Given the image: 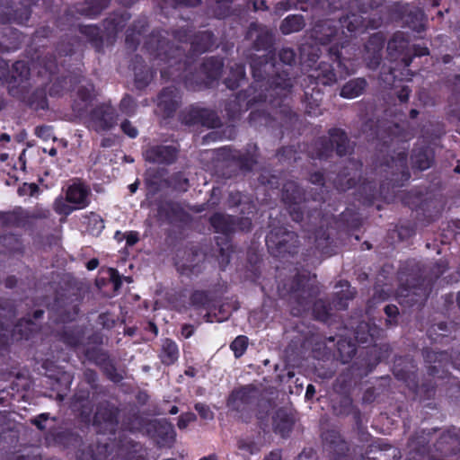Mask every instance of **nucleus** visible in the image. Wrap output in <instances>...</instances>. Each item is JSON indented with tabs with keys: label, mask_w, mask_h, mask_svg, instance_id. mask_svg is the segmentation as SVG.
<instances>
[{
	"label": "nucleus",
	"mask_w": 460,
	"mask_h": 460,
	"mask_svg": "<svg viewBox=\"0 0 460 460\" xmlns=\"http://www.w3.org/2000/svg\"><path fill=\"white\" fill-rule=\"evenodd\" d=\"M332 81H335L334 75H332L326 83H331Z\"/></svg>",
	"instance_id": "nucleus-45"
},
{
	"label": "nucleus",
	"mask_w": 460,
	"mask_h": 460,
	"mask_svg": "<svg viewBox=\"0 0 460 460\" xmlns=\"http://www.w3.org/2000/svg\"><path fill=\"white\" fill-rule=\"evenodd\" d=\"M34 423L40 428V429H43L42 426L40 424V422L38 420H35Z\"/></svg>",
	"instance_id": "nucleus-50"
},
{
	"label": "nucleus",
	"mask_w": 460,
	"mask_h": 460,
	"mask_svg": "<svg viewBox=\"0 0 460 460\" xmlns=\"http://www.w3.org/2000/svg\"><path fill=\"white\" fill-rule=\"evenodd\" d=\"M138 240L137 234L134 233H130L127 236V243L130 245L136 243Z\"/></svg>",
	"instance_id": "nucleus-27"
},
{
	"label": "nucleus",
	"mask_w": 460,
	"mask_h": 460,
	"mask_svg": "<svg viewBox=\"0 0 460 460\" xmlns=\"http://www.w3.org/2000/svg\"><path fill=\"white\" fill-rule=\"evenodd\" d=\"M133 106V100L130 97H125L121 100L120 108L125 112L128 113L131 111Z\"/></svg>",
	"instance_id": "nucleus-24"
},
{
	"label": "nucleus",
	"mask_w": 460,
	"mask_h": 460,
	"mask_svg": "<svg viewBox=\"0 0 460 460\" xmlns=\"http://www.w3.org/2000/svg\"><path fill=\"white\" fill-rule=\"evenodd\" d=\"M102 413H101V412L96 413L94 422H95L96 424H100V423H101V419H102Z\"/></svg>",
	"instance_id": "nucleus-40"
},
{
	"label": "nucleus",
	"mask_w": 460,
	"mask_h": 460,
	"mask_svg": "<svg viewBox=\"0 0 460 460\" xmlns=\"http://www.w3.org/2000/svg\"><path fill=\"white\" fill-rule=\"evenodd\" d=\"M284 196L283 199L286 202H294L295 204L297 202V199H300L298 194L299 190L294 183H288L285 186L284 189Z\"/></svg>",
	"instance_id": "nucleus-16"
},
{
	"label": "nucleus",
	"mask_w": 460,
	"mask_h": 460,
	"mask_svg": "<svg viewBox=\"0 0 460 460\" xmlns=\"http://www.w3.org/2000/svg\"><path fill=\"white\" fill-rule=\"evenodd\" d=\"M108 421H109V423H110L111 425H112V423H113V422H112V418H111V415H110V416H109V418H108Z\"/></svg>",
	"instance_id": "nucleus-51"
},
{
	"label": "nucleus",
	"mask_w": 460,
	"mask_h": 460,
	"mask_svg": "<svg viewBox=\"0 0 460 460\" xmlns=\"http://www.w3.org/2000/svg\"><path fill=\"white\" fill-rule=\"evenodd\" d=\"M455 171H456V172H460L459 167H458V166H457V167H456V168H455Z\"/></svg>",
	"instance_id": "nucleus-59"
},
{
	"label": "nucleus",
	"mask_w": 460,
	"mask_h": 460,
	"mask_svg": "<svg viewBox=\"0 0 460 460\" xmlns=\"http://www.w3.org/2000/svg\"><path fill=\"white\" fill-rule=\"evenodd\" d=\"M366 82L358 78L348 82L341 89V95L345 98L352 99L358 97L365 89Z\"/></svg>",
	"instance_id": "nucleus-5"
},
{
	"label": "nucleus",
	"mask_w": 460,
	"mask_h": 460,
	"mask_svg": "<svg viewBox=\"0 0 460 460\" xmlns=\"http://www.w3.org/2000/svg\"><path fill=\"white\" fill-rule=\"evenodd\" d=\"M295 237V234L294 233H287L286 234V238H283L279 241L277 242V234H275L274 233H270L268 236H267V239H266V243H267V245L270 248L272 247L274 244L278 245L279 246V249L281 250V249H285L286 248V242L288 241V239H293Z\"/></svg>",
	"instance_id": "nucleus-15"
},
{
	"label": "nucleus",
	"mask_w": 460,
	"mask_h": 460,
	"mask_svg": "<svg viewBox=\"0 0 460 460\" xmlns=\"http://www.w3.org/2000/svg\"><path fill=\"white\" fill-rule=\"evenodd\" d=\"M30 75V68L24 61H17L13 65L12 78L16 83H22Z\"/></svg>",
	"instance_id": "nucleus-7"
},
{
	"label": "nucleus",
	"mask_w": 460,
	"mask_h": 460,
	"mask_svg": "<svg viewBox=\"0 0 460 460\" xmlns=\"http://www.w3.org/2000/svg\"><path fill=\"white\" fill-rule=\"evenodd\" d=\"M98 264H99L98 261L96 259H93L88 261L87 269L90 270H93L98 267Z\"/></svg>",
	"instance_id": "nucleus-29"
},
{
	"label": "nucleus",
	"mask_w": 460,
	"mask_h": 460,
	"mask_svg": "<svg viewBox=\"0 0 460 460\" xmlns=\"http://www.w3.org/2000/svg\"><path fill=\"white\" fill-rule=\"evenodd\" d=\"M170 412H171L172 414H176V413L178 412V408H177L176 406H173V407L171 409Z\"/></svg>",
	"instance_id": "nucleus-43"
},
{
	"label": "nucleus",
	"mask_w": 460,
	"mask_h": 460,
	"mask_svg": "<svg viewBox=\"0 0 460 460\" xmlns=\"http://www.w3.org/2000/svg\"><path fill=\"white\" fill-rule=\"evenodd\" d=\"M136 189H137L136 185H134V184L130 185V190L132 192H135Z\"/></svg>",
	"instance_id": "nucleus-47"
},
{
	"label": "nucleus",
	"mask_w": 460,
	"mask_h": 460,
	"mask_svg": "<svg viewBox=\"0 0 460 460\" xmlns=\"http://www.w3.org/2000/svg\"><path fill=\"white\" fill-rule=\"evenodd\" d=\"M315 393V389L312 385H309L306 388L305 396L310 398L312 397Z\"/></svg>",
	"instance_id": "nucleus-31"
},
{
	"label": "nucleus",
	"mask_w": 460,
	"mask_h": 460,
	"mask_svg": "<svg viewBox=\"0 0 460 460\" xmlns=\"http://www.w3.org/2000/svg\"><path fill=\"white\" fill-rule=\"evenodd\" d=\"M326 38H321L320 40L323 44H325L327 42L332 41V35L331 34H325Z\"/></svg>",
	"instance_id": "nucleus-37"
},
{
	"label": "nucleus",
	"mask_w": 460,
	"mask_h": 460,
	"mask_svg": "<svg viewBox=\"0 0 460 460\" xmlns=\"http://www.w3.org/2000/svg\"><path fill=\"white\" fill-rule=\"evenodd\" d=\"M252 69H253V70H255V68H256V65H255V63H253V64L252 65Z\"/></svg>",
	"instance_id": "nucleus-58"
},
{
	"label": "nucleus",
	"mask_w": 460,
	"mask_h": 460,
	"mask_svg": "<svg viewBox=\"0 0 460 460\" xmlns=\"http://www.w3.org/2000/svg\"><path fill=\"white\" fill-rule=\"evenodd\" d=\"M161 359L164 364L174 363L179 357V350L176 343L171 340H164L162 344Z\"/></svg>",
	"instance_id": "nucleus-4"
},
{
	"label": "nucleus",
	"mask_w": 460,
	"mask_h": 460,
	"mask_svg": "<svg viewBox=\"0 0 460 460\" xmlns=\"http://www.w3.org/2000/svg\"><path fill=\"white\" fill-rule=\"evenodd\" d=\"M1 142H9L10 141V136L7 134H2L0 137Z\"/></svg>",
	"instance_id": "nucleus-39"
},
{
	"label": "nucleus",
	"mask_w": 460,
	"mask_h": 460,
	"mask_svg": "<svg viewBox=\"0 0 460 460\" xmlns=\"http://www.w3.org/2000/svg\"><path fill=\"white\" fill-rule=\"evenodd\" d=\"M54 209L57 213L64 216H67L71 214L75 209H79L75 208V205L69 203L67 199H64L63 198H58L56 199L54 203Z\"/></svg>",
	"instance_id": "nucleus-12"
},
{
	"label": "nucleus",
	"mask_w": 460,
	"mask_h": 460,
	"mask_svg": "<svg viewBox=\"0 0 460 460\" xmlns=\"http://www.w3.org/2000/svg\"><path fill=\"white\" fill-rule=\"evenodd\" d=\"M409 97V90L407 88H402V92L399 94V99L402 102H405L408 100Z\"/></svg>",
	"instance_id": "nucleus-28"
},
{
	"label": "nucleus",
	"mask_w": 460,
	"mask_h": 460,
	"mask_svg": "<svg viewBox=\"0 0 460 460\" xmlns=\"http://www.w3.org/2000/svg\"><path fill=\"white\" fill-rule=\"evenodd\" d=\"M25 150L22 151L21 155L19 156V164L22 170L25 169Z\"/></svg>",
	"instance_id": "nucleus-30"
},
{
	"label": "nucleus",
	"mask_w": 460,
	"mask_h": 460,
	"mask_svg": "<svg viewBox=\"0 0 460 460\" xmlns=\"http://www.w3.org/2000/svg\"><path fill=\"white\" fill-rule=\"evenodd\" d=\"M5 158H6V155H1V160H2V161H4V160H5Z\"/></svg>",
	"instance_id": "nucleus-52"
},
{
	"label": "nucleus",
	"mask_w": 460,
	"mask_h": 460,
	"mask_svg": "<svg viewBox=\"0 0 460 460\" xmlns=\"http://www.w3.org/2000/svg\"><path fill=\"white\" fill-rule=\"evenodd\" d=\"M89 189L81 182H76L68 187L66 199L69 203L78 208H84L89 204Z\"/></svg>",
	"instance_id": "nucleus-2"
},
{
	"label": "nucleus",
	"mask_w": 460,
	"mask_h": 460,
	"mask_svg": "<svg viewBox=\"0 0 460 460\" xmlns=\"http://www.w3.org/2000/svg\"><path fill=\"white\" fill-rule=\"evenodd\" d=\"M254 8H255V9H260V8H261V6H258V5H257V4L255 3V4H254Z\"/></svg>",
	"instance_id": "nucleus-57"
},
{
	"label": "nucleus",
	"mask_w": 460,
	"mask_h": 460,
	"mask_svg": "<svg viewBox=\"0 0 460 460\" xmlns=\"http://www.w3.org/2000/svg\"><path fill=\"white\" fill-rule=\"evenodd\" d=\"M199 460H217V457H216V456L211 455V456H205Z\"/></svg>",
	"instance_id": "nucleus-41"
},
{
	"label": "nucleus",
	"mask_w": 460,
	"mask_h": 460,
	"mask_svg": "<svg viewBox=\"0 0 460 460\" xmlns=\"http://www.w3.org/2000/svg\"><path fill=\"white\" fill-rule=\"evenodd\" d=\"M303 25L304 22L300 16L292 15L283 21L280 29L284 34H289L299 31L303 28Z\"/></svg>",
	"instance_id": "nucleus-6"
},
{
	"label": "nucleus",
	"mask_w": 460,
	"mask_h": 460,
	"mask_svg": "<svg viewBox=\"0 0 460 460\" xmlns=\"http://www.w3.org/2000/svg\"><path fill=\"white\" fill-rule=\"evenodd\" d=\"M210 127H216L217 126V123L213 122L211 125H209Z\"/></svg>",
	"instance_id": "nucleus-61"
},
{
	"label": "nucleus",
	"mask_w": 460,
	"mask_h": 460,
	"mask_svg": "<svg viewBox=\"0 0 460 460\" xmlns=\"http://www.w3.org/2000/svg\"><path fill=\"white\" fill-rule=\"evenodd\" d=\"M152 78V74L149 71L145 73V75L142 77L139 76L138 74H136V83L138 87H142L146 85L149 80Z\"/></svg>",
	"instance_id": "nucleus-23"
},
{
	"label": "nucleus",
	"mask_w": 460,
	"mask_h": 460,
	"mask_svg": "<svg viewBox=\"0 0 460 460\" xmlns=\"http://www.w3.org/2000/svg\"><path fill=\"white\" fill-rule=\"evenodd\" d=\"M270 457H271L273 460H279V455L278 453H272Z\"/></svg>",
	"instance_id": "nucleus-42"
},
{
	"label": "nucleus",
	"mask_w": 460,
	"mask_h": 460,
	"mask_svg": "<svg viewBox=\"0 0 460 460\" xmlns=\"http://www.w3.org/2000/svg\"><path fill=\"white\" fill-rule=\"evenodd\" d=\"M121 129L125 134L130 137H136L137 136V129L131 125L129 121H124L121 123Z\"/></svg>",
	"instance_id": "nucleus-19"
},
{
	"label": "nucleus",
	"mask_w": 460,
	"mask_h": 460,
	"mask_svg": "<svg viewBox=\"0 0 460 460\" xmlns=\"http://www.w3.org/2000/svg\"><path fill=\"white\" fill-rule=\"evenodd\" d=\"M220 219H221V217H220V216H217H217H214V217L211 218V223H212V225H213L215 227H217V221H218V220H220Z\"/></svg>",
	"instance_id": "nucleus-38"
},
{
	"label": "nucleus",
	"mask_w": 460,
	"mask_h": 460,
	"mask_svg": "<svg viewBox=\"0 0 460 460\" xmlns=\"http://www.w3.org/2000/svg\"><path fill=\"white\" fill-rule=\"evenodd\" d=\"M411 117H412V118H414V117H416V115H417V111H416L415 110H412V111H411Z\"/></svg>",
	"instance_id": "nucleus-46"
},
{
	"label": "nucleus",
	"mask_w": 460,
	"mask_h": 460,
	"mask_svg": "<svg viewBox=\"0 0 460 460\" xmlns=\"http://www.w3.org/2000/svg\"><path fill=\"white\" fill-rule=\"evenodd\" d=\"M290 214L294 220L299 221L301 217H299L298 213H296V208H290Z\"/></svg>",
	"instance_id": "nucleus-35"
},
{
	"label": "nucleus",
	"mask_w": 460,
	"mask_h": 460,
	"mask_svg": "<svg viewBox=\"0 0 460 460\" xmlns=\"http://www.w3.org/2000/svg\"><path fill=\"white\" fill-rule=\"evenodd\" d=\"M342 27H346L349 32L358 31L362 25V20L359 16L352 14L341 21Z\"/></svg>",
	"instance_id": "nucleus-13"
},
{
	"label": "nucleus",
	"mask_w": 460,
	"mask_h": 460,
	"mask_svg": "<svg viewBox=\"0 0 460 460\" xmlns=\"http://www.w3.org/2000/svg\"><path fill=\"white\" fill-rule=\"evenodd\" d=\"M29 18V13L28 11L26 10L24 12V15L23 16H21V17H14L13 20L17 21L18 22L22 23L24 21H27Z\"/></svg>",
	"instance_id": "nucleus-32"
},
{
	"label": "nucleus",
	"mask_w": 460,
	"mask_h": 460,
	"mask_svg": "<svg viewBox=\"0 0 460 460\" xmlns=\"http://www.w3.org/2000/svg\"><path fill=\"white\" fill-rule=\"evenodd\" d=\"M280 60L287 65H290L295 59V54L293 50L286 49L279 53Z\"/></svg>",
	"instance_id": "nucleus-18"
},
{
	"label": "nucleus",
	"mask_w": 460,
	"mask_h": 460,
	"mask_svg": "<svg viewBox=\"0 0 460 460\" xmlns=\"http://www.w3.org/2000/svg\"><path fill=\"white\" fill-rule=\"evenodd\" d=\"M244 75V69L242 66H238L237 68H236V75H235V79L234 82H232L231 80H228L226 82V84L229 88H234L235 86H237L238 84V82L240 79H242Z\"/></svg>",
	"instance_id": "nucleus-21"
},
{
	"label": "nucleus",
	"mask_w": 460,
	"mask_h": 460,
	"mask_svg": "<svg viewBox=\"0 0 460 460\" xmlns=\"http://www.w3.org/2000/svg\"><path fill=\"white\" fill-rule=\"evenodd\" d=\"M193 332V329L191 326H189V325H185L182 327V330H181V334L185 337V338H189L190 337V335L192 334Z\"/></svg>",
	"instance_id": "nucleus-26"
},
{
	"label": "nucleus",
	"mask_w": 460,
	"mask_h": 460,
	"mask_svg": "<svg viewBox=\"0 0 460 460\" xmlns=\"http://www.w3.org/2000/svg\"><path fill=\"white\" fill-rule=\"evenodd\" d=\"M196 410L199 411L200 416L204 419H211L212 418V412L210 411L209 408L204 404L198 403L195 406Z\"/></svg>",
	"instance_id": "nucleus-22"
},
{
	"label": "nucleus",
	"mask_w": 460,
	"mask_h": 460,
	"mask_svg": "<svg viewBox=\"0 0 460 460\" xmlns=\"http://www.w3.org/2000/svg\"><path fill=\"white\" fill-rule=\"evenodd\" d=\"M457 301H458V305H459V307H460V291H459V294H458Z\"/></svg>",
	"instance_id": "nucleus-55"
},
{
	"label": "nucleus",
	"mask_w": 460,
	"mask_h": 460,
	"mask_svg": "<svg viewBox=\"0 0 460 460\" xmlns=\"http://www.w3.org/2000/svg\"><path fill=\"white\" fill-rule=\"evenodd\" d=\"M174 90L165 89L158 97V105L166 110H172L176 104Z\"/></svg>",
	"instance_id": "nucleus-9"
},
{
	"label": "nucleus",
	"mask_w": 460,
	"mask_h": 460,
	"mask_svg": "<svg viewBox=\"0 0 460 460\" xmlns=\"http://www.w3.org/2000/svg\"><path fill=\"white\" fill-rule=\"evenodd\" d=\"M36 324L31 321H23L21 322L17 326H15L13 335H19L20 338L28 339L30 333L33 332L36 330Z\"/></svg>",
	"instance_id": "nucleus-11"
},
{
	"label": "nucleus",
	"mask_w": 460,
	"mask_h": 460,
	"mask_svg": "<svg viewBox=\"0 0 460 460\" xmlns=\"http://www.w3.org/2000/svg\"><path fill=\"white\" fill-rule=\"evenodd\" d=\"M186 374H187V375H191V376L193 375V374H192V372H190V371H189V370H188V371H186Z\"/></svg>",
	"instance_id": "nucleus-60"
},
{
	"label": "nucleus",
	"mask_w": 460,
	"mask_h": 460,
	"mask_svg": "<svg viewBox=\"0 0 460 460\" xmlns=\"http://www.w3.org/2000/svg\"><path fill=\"white\" fill-rule=\"evenodd\" d=\"M43 130H44V128H37V132H38V134H40V133L41 131H43Z\"/></svg>",
	"instance_id": "nucleus-56"
},
{
	"label": "nucleus",
	"mask_w": 460,
	"mask_h": 460,
	"mask_svg": "<svg viewBox=\"0 0 460 460\" xmlns=\"http://www.w3.org/2000/svg\"><path fill=\"white\" fill-rule=\"evenodd\" d=\"M331 141L336 145L337 153L341 155L346 154L347 152V137L345 133L341 130L335 129L332 133Z\"/></svg>",
	"instance_id": "nucleus-8"
},
{
	"label": "nucleus",
	"mask_w": 460,
	"mask_h": 460,
	"mask_svg": "<svg viewBox=\"0 0 460 460\" xmlns=\"http://www.w3.org/2000/svg\"><path fill=\"white\" fill-rule=\"evenodd\" d=\"M116 121L114 110L108 104L97 108L91 116L90 125L96 131L107 130Z\"/></svg>",
	"instance_id": "nucleus-1"
},
{
	"label": "nucleus",
	"mask_w": 460,
	"mask_h": 460,
	"mask_svg": "<svg viewBox=\"0 0 460 460\" xmlns=\"http://www.w3.org/2000/svg\"><path fill=\"white\" fill-rule=\"evenodd\" d=\"M385 312L389 317H392L398 314V308L395 305H386Z\"/></svg>",
	"instance_id": "nucleus-25"
},
{
	"label": "nucleus",
	"mask_w": 460,
	"mask_h": 460,
	"mask_svg": "<svg viewBox=\"0 0 460 460\" xmlns=\"http://www.w3.org/2000/svg\"><path fill=\"white\" fill-rule=\"evenodd\" d=\"M248 345V339L246 336H238L231 344V349H233L235 357H241L244 351L246 350Z\"/></svg>",
	"instance_id": "nucleus-14"
},
{
	"label": "nucleus",
	"mask_w": 460,
	"mask_h": 460,
	"mask_svg": "<svg viewBox=\"0 0 460 460\" xmlns=\"http://www.w3.org/2000/svg\"><path fill=\"white\" fill-rule=\"evenodd\" d=\"M42 314V312H36V316L40 317Z\"/></svg>",
	"instance_id": "nucleus-53"
},
{
	"label": "nucleus",
	"mask_w": 460,
	"mask_h": 460,
	"mask_svg": "<svg viewBox=\"0 0 460 460\" xmlns=\"http://www.w3.org/2000/svg\"><path fill=\"white\" fill-rule=\"evenodd\" d=\"M195 420V415L193 413H186L182 414L178 421V427L180 429H185L187 426Z\"/></svg>",
	"instance_id": "nucleus-20"
},
{
	"label": "nucleus",
	"mask_w": 460,
	"mask_h": 460,
	"mask_svg": "<svg viewBox=\"0 0 460 460\" xmlns=\"http://www.w3.org/2000/svg\"><path fill=\"white\" fill-rule=\"evenodd\" d=\"M312 181L314 183H321L323 181V175L321 173H316L314 176H312Z\"/></svg>",
	"instance_id": "nucleus-34"
},
{
	"label": "nucleus",
	"mask_w": 460,
	"mask_h": 460,
	"mask_svg": "<svg viewBox=\"0 0 460 460\" xmlns=\"http://www.w3.org/2000/svg\"><path fill=\"white\" fill-rule=\"evenodd\" d=\"M176 151L171 146H157L146 153V158L155 163H171L175 159Z\"/></svg>",
	"instance_id": "nucleus-3"
},
{
	"label": "nucleus",
	"mask_w": 460,
	"mask_h": 460,
	"mask_svg": "<svg viewBox=\"0 0 460 460\" xmlns=\"http://www.w3.org/2000/svg\"><path fill=\"white\" fill-rule=\"evenodd\" d=\"M29 188L32 190L36 189V186L35 185H30Z\"/></svg>",
	"instance_id": "nucleus-54"
},
{
	"label": "nucleus",
	"mask_w": 460,
	"mask_h": 460,
	"mask_svg": "<svg viewBox=\"0 0 460 460\" xmlns=\"http://www.w3.org/2000/svg\"><path fill=\"white\" fill-rule=\"evenodd\" d=\"M87 226L91 234L94 235L99 234L104 228L103 220L95 213H91L87 217Z\"/></svg>",
	"instance_id": "nucleus-10"
},
{
	"label": "nucleus",
	"mask_w": 460,
	"mask_h": 460,
	"mask_svg": "<svg viewBox=\"0 0 460 460\" xmlns=\"http://www.w3.org/2000/svg\"><path fill=\"white\" fill-rule=\"evenodd\" d=\"M57 154V150L52 148L50 151H49V155H55Z\"/></svg>",
	"instance_id": "nucleus-44"
},
{
	"label": "nucleus",
	"mask_w": 460,
	"mask_h": 460,
	"mask_svg": "<svg viewBox=\"0 0 460 460\" xmlns=\"http://www.w3.org/2000/svg\"><path fill=\"white\" fill-rule=\"evenodd\" d=\"M249 35H250V37H251V38H252V36H253V28H252V29L250 30V31H249Z\"/></svg>",
	"instance_id": "nucleus-49"
},
{
	"label": "nucleus",
	"mask_w": 460,
	"mask_h": 460,
	"mask_svg": "<svg viewBox=\"0 0 460 460\" xmlns=\"http://www.w3.org/2000/svg\"><path fill=\"white\" fill-rule=\"evenodd\" d=\"M46 69L49 70V72H52V65L47 66Z\"/></svg>",
	"instance_id": "nucleus-48"
},
{
	"label": "nucleus",
	"mask_w": 460,
	"mask_h": 460,
	"mask_svg": "<svg viewBox=\"0 0 460 460\" xmlns=\"http://www.w3.org/2000/svg\"><path fill=\"white\" fill-rule=\"evenodd\" d=\"M414 164L420 170H426L431 164V160L427 156L426 154L420 155L419 157L414 158Z\"/></svg>",
	"instance_id": "nucleus-17"
},
{
	"label": "nucleus",
	"mask_w": 460,
	"mask_h": 460,
	"mask_svg": "<svg viewBox=\"0 0 460 460\" xmlns=\"http://www.w3.org/2000/svg\"><path fill=\"white\" fill-rule=\"evenodd\" d=\"M221 67H222V64L220 62H217V64L216 66V69H215V71H213L211 73L210 76L213 78H216L219 75V70L221 69Z\"/></svg>",
	"instance_id": "nucleus-33"
},
{
	"label": "nucleus",
	"mask_w": 460,
	"mask_h": 460,
	"mask_svg": "<svg viewBox=\"0 0 460 460\" xmlns=\"http://www.w3.org/2000/svg\"><path fill=\"white\" fill-rule=\"evenodd\" d=\"M183 4L187 5H197L199 3V0H181Z\"/></svg>",
	"instance_id": "nucleus-36"
}]
</instances>
